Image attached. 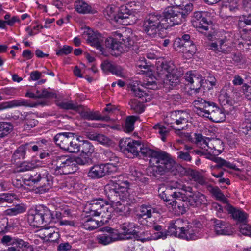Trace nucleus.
Instances as JSON below:
<instances>
[{
    "instance_id": "1",
    "label": "nucleus",
    "mask_w": 251,
    "mask_h": 251,
    "mask_svg": "<svg viewBox=\"0 0 251 251\" xmlns=\"http://www.w3.org/2000/svg\"><path fill=\"white\" fill-rule=\"evenodd\" d=\"M119 146L121 151L127 155L131 154L134 157L150 158L151 166L147 169V173L151 176L158 177L173 172L176 168V162L169 154L145 147L139 141L130 138L122 139Z\"/></svg>"
},
{
    "instance_id": "2",
    "label": "nucleus",
    "mask_w": 251,
    "mask_h": 251,
    "mask_svg": "<svg viewBox=\"0 0 251 251\" xmlns=\"http://www.w3.org/2000/svg\"><path fill=\"white\" fill-rule=\"evenodd\" d=\"M179 7L168 6L163 11V16L156 12L149 14L144 19L143 30L151 37L159 36L162 29L180 24L182 22Z\"/></svg>"
},
{
    "instance_id": "3",
    "label": "nucleus",
    "mask_w": 251,
    "mask_h": 251,
    "mask_svg": "<svg viewBox=\"0 0 251 251\" xmlns=\"http://www.w3.org/2000/svg\"><path fill=\"white\" fill-rule=\"evenodd\" d=\"M123 176L114 177L105 186V192L108 200L115 206H121L120 201L130 204L136 201V196L129 188V183L123 180Z\"/></svg>"
},
{
    "instance_id": "4",
    "label": "nucleus",
    "mask_w": 251,
    "mask_h": 251,
    "mask_svg": "<svg viewBox=\"0 0 251 251\" xmlns=\"http://www.w3.org/2000/svg\"><path fill=\"white\" fill-rule=\"evenodd\" d=\"M40 181H47L43 187L44 190H49L52 186L53 180L52 176L48 171L43 169L32 170L29 174H24L22 180L17 178V193H21L23 189H25L26 186H31L38 184Z\"/></svg>"
},
{
    "instance_id": "5",
    "label": "nucleus",
    "mask_w": 251,
    "mask_h": 251,
    "mask_svg": "<svg viewBox=\"0 0 251 251\" xmlns=\"http://www.w3.org/2000/svg\"><path fill=\"white\" fill-rule=\"evenodd\" d=\"M48 167L55 175L72 174L77 169V166H75V159L64 155L54 156L48 164Z\"/></svg>"
},
{
    "instance_id": "6",
    "label": "nucleus",
    "mask_w": 251,
    "mask_h": 251,
    "mask_svg": "<svg viewBox=\"0 0 251 251\" xmlns=\"http://www.w3.org/2000/svg\"><path fill=\"white\" fill-rule=\"evenodd\" d=\"M168 229L171 235L188 241L199 238L198 231L190 227L188 222L181 219L171 222Z\"/></svg>"
},
{
    "instance_id": "7",
    "label": "nucleus",
    "mask_w": 251,
    "mask_h": 251,
    "mask_svg": "<svg viewBox=\"0 0 251 251\" xmlns=\"http://www.w3.org/2000/svg\"><path fill=\"white\" fill-rule=\"evenodd\" d=\"M113 208L101 198L94 199L88 202L85 207V211L91 216H100L103 222H107L112 217Z\"/></svg>"
},
{
    "instance_id": "8",
    "label": "nucleus",
    "mask_w": 251,
    "mask_h": 251,
    "mask_svg": "<svg viewBox=\"0 0 251 251\" xmlns=\"http://www.w3.org/2000/svg\"><path fill=\"white\" fill-rule=\"evenodd\" d=\"M56 145L60 149L70 153H76L79 141L72 132H62L57 134L53 138Z\"/></svg>"
},
{
    "instance_id": "9",
    "label": "nucleus",
    "mask_w": 251,
    "mask_h": 251,
    "mask_svg": "<svg viewBox=\"0 0 251 251\" xmlns=\"http://www.w3.org/2000/svg\"><path fill=\"white\" fill-rule=\"evenodd\" d=\"M100 230L103 233L97 236V240L99 244L105 246L120 240V232L118 229L105 226L100 228Z\"/></svg>"
},
{
    "instance_id": "10",
    "label": "nucleus",
    "mask_w": 251,
    "mask_h": 251,
    "mask_svg": "<svg viewBox=\"0 0 251 251\" xmlns=\"http://www.w3.org/2000/svg\"><path fill=\"white\" fill-rule=\"evenodd\" d=\"M194 27L197 28L198 30L207 37L209 39L213 35V29L206 19L202 17L201 12H196L194 13V19L192 21Z\"/></svg>"
},
{
    "instance_id": "11",
    "label": "nucleus",
    "mask_w": 251,
    "mask_h": 251,
    "mask_svg": "<svg viewBox=\"0 0 251 251\" xmlns=\"http://www.w3.org/2000/svg\"><path fill=\"white\" fill-rule=\"evenodd\" d=\"M194 111L201 117L209 118L210 114L215 111V108H217L215 104L212 102L206 101L202 98H198L194 101Z\"/></svg>"
},
{
    "instance_id": "12",
    "label": "nucleus",
    "mask_w": 251,
    "mask_h": 251,
    "mask_svg": "<svg viewBox=\"0 0 251 251\" xmlns=\"http://www.w3.org/2000/svg\"><path fill=\"white\" fill-rule=\"evenodd\" d=\"M113 36L119 37L120 43L122 44L125 52L131 50H135L137 47L135 46L134 36L129 31H125L123 33L118 31L114 33Z\"/></svg>"
},
{
    "instance_id": "13",
    "label": "nucleus",
    "mask_w": 251,
    "mask_h": 251,
    "mask_svg": "<svg viewBox=\"0 0 251 251\" xmlns=\"http://www.w3.org/2000/svg\"><path fill=\"white\" fill-rule=\"evenodd\" d=\"M109 164H97L91 167L88 173V176L92 179H99L109 172Z\"/></svg>"
},
{
    "instance_id": "14",
    "label": "nucleus",
    "mask_w": 251,
    "mask_h": 251,
    "mask_svg": "<svg viewBox=\"0 0 251 251\" xmlns=\"http://www.w3.org/2000/svg\"><path fill=\"white\" fill-rule=\"evenodd\" d=\"M184 77L188 83V84L190 85V88L195 90L196 92H198V90L202 86L203 79L201 75L189 72L186 73Z\"/></svg>"
},
{
    "instance_id": "15",
    "label": "nucleus",
    "mask_w": 251,
    "mask_h": 251,
    "mask_svg": "<svg viewBox=\"0 0 251 251\" xmlns=\"http://www.w3.org/2000/svg\"><path fill=\"white\" fill-rule=\"evenodd\" d=\"M117 23L123 25H130V19L133 17L131 11L126 5H122L119 9L117 8Z\"/></svg>"
},
{
    "instance_id": "16",
    "label": "nucleus",
    "mask_w": 251,
    "mask_h": 251,
    "mask_svg": "<svg viewBox=\"0 0 251 251\" xmlns=\"http://www.w3.org/2000/svg\"><path fill=\"white\" fill-rule=\"evenodd\" d=\"M182 200L194 207L199 206L206 201L205 196L199 192L193 193L188 196L185 194L182 196Z\"/></svg>"
},
{
    "instance_id": "17",
    "label": "nucleus",
    "mask_w": 251,
    "mask_h": 251,
    "mask_svg": "<svg viewBox=\"0 0 251 251\" xmlns=\"http://www.w3.org/2000/svg\"><path fill=\"white\" fill-rule=\"evenodd\" d=\"M211 221L213 222L214 231L217 235H230L232 232L228 223L216 219H212Z\"/></svg>"
},
{
    "instance_id": "18",
    "label": "nucleus",
    "mask_w": 251,
    "mask_h": 251,
    "mask_svg": "<svg viewBox=\"0 0 251 251\" xmlns=\"http://www.w3.org/2000/svg\"><path fill=\"white\" fill-rule=\"evenodd\" d=\"M188 122V115L186 112L182 111H177V116L176 121V127L175 133L179 135L181 131L187 128Z\"/></svg>"
},
{
    "instance_id": "19",
    "label": "nucleus",
    "mask_w": 251,
    "mask_h": 251,
    "mask_svg": "<svg viewBox=\"0 0 251 251\" xmlns=\"http://www.w3.org/2000/svg\"><path fill=\"white\" fill-rule=\"evenodd\" d=\"M225 209L229 214H231L234 219L236 220L239 222L242 223L247 222L248 214L245 212L235 208L229 203L226 205Z\"/></svg>"
},
{
    "instance_id": "20",
    "label": "nucleus",
    "mask_w": 251,
    "mask_h": 251,
    "mask_svg": "<svg viewBox=\"0 0 251 251\" xmlns=\"http://www.w3.org/2000/svg\"><path fill=\"white\" fill-rule=\"evenodd\" d=\"M204 155L205 156L206 158L212 160L217 164L215 166V168H220L224 166L236 171L239 170V169L238 168L236 165L220 157H216L215 155H213L210 153H206L205 152Z\"/></svg>"
},
{
    "instance_id": "21",
    "label": "nucleus",
    "mask_w": 251,
    "mask_h": 251,
    "mask_svg": "<svg viewBox=\"0 0 251 251\" xmlns=\"http://www.w3.org/2000/svg\"><path fill=\"white\" fill-rule=\"evenodd\" d=\"M136 224L134 223L127 222L120 225V228L122 231L120 233V240L126 239V235H133L137 234V231L134 229Z\"/></svg>"
},
{
    "instance_id": "22",
    "label": "nucleus",
    "mask_w": 251,
    "mask_h": 251,
    "mask_svg": "<svg viewBox=\"0 0 251 251\" xmlns=\"http://www.w3.org/2000/svg\"><path fill=\"white\" fill-rule=\"evenodd\" d=\"M176 51L182 52L190 55H193L197 50L196 46L193 41L183 43L178 47L173 48Z\"/></svg>"
},
{
    "instance_id": "23",
    "label": "nucleus",
    "mask_w": 251,
    "mask_h": 251,
    "mask_svg": "<svg viewBox=\"0 0 251 251\" xmlns=\"http://www.w3.org/2000/svg\"><path fill=\"white\" fill-rule=\"evenodd\" d=\"M78 148L76 153L80 152L82 155L87 156L88 158L94 152V147L92 144L88 141H83L82 143H78Z\"/></svg>"
},
{
    "instance_id": "24",
    "label": "nucleus",
    "mask_w": 251,
    "mask_h": 251,
    "mask_svg": "<svg viewBox=\"0 0 251 251\" xmlns=\"http://www.w3.org/2000/svg\"><path fill=\"white\" fill-rule=\"evenodd\" d=\"M102 223H104L103 220L99 221L91 217H87L82 220L81 226L86 230H93L100 226Z\"/></svg>"
},
{
    "instance_id": "25",
    "label": "nucleus",
    "mask_w": 251,
    "mask_h": 251,
    "mask_svg": "<svg viewBox=\"0 0 251 251\" xmlns=\"http://www.w3.org/2000/svg\"><path fill=\"white\" fill-rule=\"evenodd\" d=\"M44 226L53 222L56 223L53 212L45 206H40Z\"/></svg>"
},
{
    "instance_id": "26",
    "label": "nucleus",
    "mask_w": 251,
    "mask_h": 251,
    "mask_svg": "<svg viewBox=\"0 0 251 251\" xmlns=\"http://www.w3.org/2000/svg\"><path fill=\"white\" fill-rule=\"evenodd\" d=\"M40 206L34 211V213L28 215V220L34 226H44Z\"/></svg>"
},
{
    "instance_id": "27",
    "label": "nucleus",
    "mask_w": 251,
    "mask_h": 251,
    "mask_svg": "<svg viewBox=\"0 0 251 251\" xmlns=\"http://www.w3.org/2000/svg\"><path fill=\"white\" fill-rule=\"evenodd\" d=\"M81 117L89 120H102L108 121L109 117L101 116L98 111H82L80 113Z\"/></svg>"
},
{
    "instance_id": "28",
    "label": "nucleus",
    "mask_w": 251,
    "mask_h": 251,
    "mask_svg": "<svg viewBox=\"0 0 251 251\" xmlns=\"http://www.w3.org/2000/svg\"><path fill=\"white\" fill-rule=\"evenodd\" d=\"M113 38H112L110 40L107 41L108 43L107 44V47L112 50L114 51L115 55H118L125 52L122 44L120 43L121 41L119 40V37H116L114 36Z\"/></svg>"
},
{
    "instance_id": "29",
    "label": "nucleus",
    "mask_w": 251,
    "mask_h": 251,
    "mask_svg": "<svg viewBox=\"0 0 251 251\" xmlns=\"http://www.w3.org/2000/svg\"><path fill=\"white\" fill-rule=\"evenodd\" d=\"M164 194L166 195L165 201L170 202L169 204L173 203L174 201H176V199L182 198L183 195H185L182 192H178L176 191H173V189L167 188L164 191Z\"/></svg>"
},
{
    "instance_id": "30",
    "label": "nucleus",
    "mask_w": 251,
    "mask_h": 251,
    "mask_svg": "<svg viewBox=\"0 0 251 251\" xmlns=\"http://www.w3.org/2000/svg\"><path fill=\"white\" fill-rule=\"evenodd\" d=\"M87 41L91 46L95 47L98 50L101 51L102 47L101 43L102 40L100 38V34L94 33L93 31L89 32L87 33Z\"/></svg>"
},
{
    "instance_id": "31",
    "label": "nucleus",
    "mask_w": 251,
    "mask_h": 251,
    "mask_svg": "<svg viewBox=\"0 0 251 251\" xmlns=\"http://www.w3.org/2000/svg\"><path fill=\"white\" fill-rule=\"evenodd\" d=\"M104 17L110 22L117 23V8L114 5H109L103 10Z\"/></svg>"
},
{
    "instance_id": "32",
    "label": "nucleus",
    "mask_w": 251,
    "mask_h": 251,
    "mask_svg": "<svg viewBox=\"0 0 251 251\" xmlns=\"http://www.w3.org/2000/svg\"><path fill=\"white\" fill-rule=\"evenodd\" d=\"M156 213H157V210L155 208L150 205H142L141 206L139 212L137 215L139 218L147 219L151 218L153 214Z\"/></svg>"
},
{
    "instance_id": "33",
    "label": "nucleus",
    "mask_w": 251,
    "mask_h": 251,
    "mask_svg": "<svg viewBox=\"0 0 251 251\" xmlns=\"http://www.w3.org/2000/svg\"><path fill=\"white\" fill-rule=\"evenodd\" d=\"M176 67L174 63L172 62H163L157 67L158 73L160 75H165L169 74L175 70Z\"/></svg>"
},
{
    "instance_id": "34",
    "label": "nucleus",
    "mask_w": 251,
    "mask_h": 251,
    "mask_svg": "<svg viewBox=\"0 0 251 251\" xmlns=\"http://www.w3.org/2000/svg\"><path fill=\"white\" fill-rule=\"evenodd\" d=\"M153 128L159 134L161 140L164 142L166 141V137L168 136L170 131L172 129L168 126H165L164 125L159 123L155 125Z\"/></svg>"
},
{
    "instance_id": "35",
    "label": "nucleus",
    "mask_w": 251,
    "mask_h": 251,
    "mask_svg": "<svg viewBox=\"0 0 251 251\" xmlns=\"http://www.w3.org/2000/svg\"><path fill=\"white\" fill-rule=\"evenodd\" d=\"M208 189L216 200L223 202L224 203H228V200L225 197L221 190L218 187H213L209 185Z\"/></svg>"
},
{
    "instance_id": "36",
    "label": "nucleus",
    "mask_w": 251,
    "mask_h": 251,
    "mask_svg": "<svg viewBox=\"0 0 251 251\" xmlns=\"http://www.w3.org/2000/svg\"><path fill=\"white\" fill-rule=\"evenodd\" d=\"M102 158L105 161H108L106 164L115 165L119 161V159L116 155L109 150L104 151Z\"/></svg>"
},
{
    "instance_id": "37",
    "label": "nucleus",
    "mask_w": 251,
    "mask_h": 251,
    "mask_svg": "<svg viewBox=\"0 0 251 251\" xmlns=\"http://www.w3.org/2000/svg\"><path fill=\"white\" fill-rule=\"evenodd\" d=\"M75 6L76 11L79 13L86 14L92 13L91 7L83 0L75 1Z\"/></svg>"
},
{
    "instance_id": "38",
    "label": "nucleus",
    "mask_w": 251,
    "mask_h": 251,
    "mask_svg": "<svg viewBox=\"0 0 251 251\" xmlns=\"http://www.w3.org/2000/svg\"><path fill=\"white\" fill-rule=\"evenodd\" d=\"M188 174L192 180L199 184L203 185L206 183L205 178L200 172L190 169L188 171Z\"/></svg>"
},
{
    "instance_id": "39",
    "label": "nucleus",
    "mask_w": 251,
    "mask_h": 251,
    "mask_svg": "<svg viewBox=\"0 0 251 251\" xmlns=\"http://www.w3.org/2000/svg\"><path fill=\"white\" fill-rule=\"evenodd\" d=\"M181 75L180 72L178 71L177 69H176L173 71L169 74H166V77L172 86L176 85L179 83V77Z\"/></svg>"
},
{
    "instance_id": "40",
    "label": "nucleus",
    "mask_w": 251,
    "mask_h": 251,
    "mask_svg": "<svg viewBox=\"0 0 251 251\" xmlns=\"http://www.w3.org/2000/svg\"><path fill=\"white\" fill-rule=\"evenodd\" d=\"M17 251H34L33 247L23 239L17 237Z\"/></svg>"
},
{
    "instance_id": "41",
    "label": "nucleus",
    "mask_w": 251,
    "mask_h": 251,
    "mask_svg": "<svg viewBox=\"0 0 251 251\" xmlns=\"http://www.w3.org/2000/svg\"><path fill=\"white\" fill-rule=\"evenodd\" d=\"M32 165L30 163L24 162L22 163L20 166H17V178L22 179L23 175L22 173L31 171L32 169Z\"/></svg>"
},
{
    "instance_id": "42",
    "label": "nucleus",
    "mask_w": 251,
    "mask_h": 251,
    "mask_svg": "<svg viewBox=\"0 0 251 251\" xmlns=\"http://www.w3.org/2000/svg\"><path fill=\"white\" fill-rule=\"evenodd\" d=\"M138 117L129 116L127 117L124 126V130L126 132H131L134 129V123L137 120Z\"/></svg>"
},
{
    "instance_id": "43",
    "label": "nucleus",
    "mask_w": 251,
    "mask_h": 251,
    "mask_svg": "<svg viewBox=\"0 0 251 251\" xmlns=\"http://www.w3.org/2000/svg\"><path fill=\"white\" fill-rule=\"evenodd\" d=\"M57 105L61 109L65 110H73L78 111L82 107L81 105H78L76 103H74L72 101H61L57 103Z\"/></svg>"
},
{
    "instance_id": "44",
    "label": "nucleus",
    "mask_w": 251,
    "mask_h": 251,
    "mask_svg": "<svg viewBox=\"0 0 251 251\" xmlns=\"http://www.w3.org/2000/svg\"><path fill=\"white\" fill-rule=\"evenodd\" d=\"M225 115L219 108H215V111L210 114L209 119L215 123H219L225 120Z\"/></svg>"
},
{
    "instance_id": "45",
    "label": "nucleus",
    "mask_w": 251,
    "mask_h": 251,
    "mask_svg": "<svg viewBox=\"0 0 251 251\" xmlns=\"http://www.w3.org/2000/svg\"><path fill=\"white\" fill-rule=\"evenodd\" d=\"M177 116V111H174L170 112L165 119V123L170 127L176 131V121Z\"/></svg>"
},
{
    "instance_id": "46",
    "label": "nucleus",
    "mask_w": 251,
    "mask_h": 251,
    "mask_svg": "<svg viewBox=\"0 0 251 251\" xmlns=\"http://www.w3.org/2000/svg\"><path fill=\"white\" fill-rule=\"evenodd\" d=\"M178 201H174L172 204L174 209L178 210L179 214H183L186 212L188 205L186 206L184 202L186 201H183L182 198H178Z\"/></svg>"
},
{
    "instance_id": "47",
    "label": "nucleus",
    "mask_w": 251,
    "mask_h": 251,
    "mask_svg": "<svg viewBox=\"0 0 251 251\" xmlns=\"http://www.w3.org/2000/svg\"><path fill=\"white\" fill-rule=\"evenodd\" d=\"M194 138L196 140V143L200 146H202L201 147L205 150H207L206 147H208L207 140L209 141L208 138L204 137L201 134L195 133L194 134Z\"/></svg>"
},
{
    "instance_id": "48",
    "label": "nucleus",
    "mask_w": 251,
    "mask_h": 251,
    "mask_svg": "<svg viewBox=\"0 0 251 251\" xmlns=\"http://www.w3.org/2000/svg\"><path fill=\"white\" fill-rule=\"evenodd\" d=\"M13 128V126L9 123L0 122V138H3L8 135Z\"/></svg>"
},
{
    "instance_id": "49",
    "label": "nucleus",
    "mask_w": 251,
    "mask_h": 251,
    "mask_svg": "<svg viewBox=\"0 0 251 251\" xmlns=\"http://www.w3.org/2000/svg\"><path fill=\"white\" fill-rule=\"evenodd\" d=\"M130 108L137 113H141L144 111V106L142 102L136 99L131 100L129 103Z\"/></svg>"
},
{
    "instance_id": "50",
    "label": "nucleus",
    "mask_w": 251,
    "mask_h": 251,
    "mask_svg": "<svg viewBox=\"0 0 251 251\" xmlns=\"http://www.w3.org/2000/svg\"><path fill=\"white\" fill-rule=\"evenodd\" d=\"M131 91L133 92L134 95L139 98H141L146 96L147 93L141 89L139 87V83L138 81H133L130 84Z\"/></svg>"
},
{
    "instance_id": "51",
    "label": "nucleus",
    "mask_w": 251,
    "mask_h": 251,
    "mask_svg": "<svg viewBox=\"0 0 251 251\" xmlns=\"http://www.w3.org/2000/svg\"><path fill=\"white\" fill-rule=\"evenodd\" d=\"M26 117L27 115L25 112H24L23 114L21 113L20 116H17V120L18 119H19L20 121H23L25 120V125L26 124L28 128H32L34 127L36 125L37 121L34 119H29L28 118H26Z\"/></svg>"
},
{
    "instance_id": "52",
    "label": "nucleus",
    "mask_w": 251,
    "mask_h": 251,
    "mask_svg": "<svg viewBox=\"0 0 251 251\" xmlns=\"http://www.w3.org/2000/svg\"><path fill=\"white\" fill-rule=\"evenodd\" d=\"M54 230H57V229L51 226L46 227L39 230V236L43 239L46 238L48 239L49 237H50Z\"/></svg>"
},
{
    "instance_id": "53",
    "label": "nucleus",
    "mask_w": 251,
    "mask_h": 251,
    "mask_svg": "<svg viewBox=\"0 0 251 251\" xmlns=\"http://www.w3.org/2000/svg\"><path fill=\"white\" fill-rule=\"evenodd\" d=\"M188 41H193L191 39V36L189 34H184L181 38H177L174 40L173 45V48L178 47L180 45H182L183 43L188 42Z\"/></svg>"
},
{
    "instance_id": "54",
    "label": "nucleus",
    "mask_w": 251,
    "mask_h": 251,
    "mask_svg": "<svg viewBox=\"0 0 251 251\" xmlns=\"http://www.w3.org/2000/svg\"><path fill=\"white\" fill-rule=\"evenodd\" d=\"M30 145V144L25 143L21 145L17 149V158L24 159L26 154L27 147Z\"/></svg>"
},
{
    "instance_id": "55",
    "label": "nucleus",
    "mask_w": 251,
    "mask_h": 251,
    "mask_svg": "<svg viewBox=\"0 0 251 251\" xmlns=\"http://www.w3.org/2000/svg\"><path fill=\"white\" fill-rule=\"evenodd\" d=\"M178 159L185 162H191L192 158L190 155L189 151H180L177 152Z\"/></svg>"
},
{
    "instance_id": "56",
    "label": "nucleus",
    "mask_w": 251,
    "mask_h": 251,
    "mask_svg": "<svg viewBox=\"0 0 251 251\" xmlns=\"http://www.w3.org/2000/svg\"><path fill=\"white\" fill-rule=\"evenodd\" d=\"M149 234L147 231L142 232L140 233H139V232L137 231V234H134V235L135 236V238L137 240L141 241L142 242H144L152 239L151 237L149 236Z\"/></svg>"
},
{
    "instance_id": "57",
    "label": "nucleus",
    "mask_w": 251,
    "mask_h": 251,
    "mask_svg": "<svg viewBox=\"0 0 251 251\" xmlns=\"http://www.w3.org/2000/svg\"><path fill=\"white\" fill-rule=\"evenodd\" d=\"M240 231L242 234L251 237V226L247 224L246 223L241 225Z\"/></svg>"
},
{
    "instance_id": "58",
    "label": "nucleus",
    "mask_w": 251,
    "mask_h": 251,
    "mask_svg": "<svg viewBox=\"0 0 251 251\" xmlns=\"http://www.w3.org/2000/svg\"><path fill=\"white\" fill-rule=\"evenodd\" d=\"M193 5L191 3H189L185 5L184 8H180V13L182 15V18L185 19L187 15L193 10Z\"/></svg>"
},
{
    "instance_id": "59",
    "label": "nucleus",
    "mask_w": 251,
    "mask_h": 251,
    "mask_svg": "<svg viewBox=\"0 0 251 251\" xmlns=\"http://www.w3.org/2000/svg\"><path fill=\"white\" fill-rule=\"evenodd\" d=\"M242 90L245 97L251 101V79L249 84H245L243 85Z\"/></svg>"
},
{
    "instance_id": "60",
    "label": "nucleus",
    "mask_w": 251,
    "mask_h": 251,
    "mask_svg": "<svg viewBox=\"0 0 251 251\" xmlns=\"http://www.w3.org/2000/svg\"><path fill=\"white\" fill-rule=\"evenodd\" d=\"M96 141L104 145L109 146L112 144V141L103 134H98V136L96 137Z\"/></svg>"
},
{
    "instance_id": "61",
    "label": "nucleus",
    "mask_w": 251,
    "mask_h": 251,
    "mask_svg": "<svg viewBox=\"0 0 251 251\" xmlns=\"http://www.w3.org/2000/svg\"><path fill=\"white\" fill-rule=\"evenodd\" d=\"M110 73L120 77H124V74L123 72L122 68L118 65H113Z\"/></svg>"
},
{
    "instance_id": "62",
    "label": "nucleus",
    "mask_w": 251,
    "mask_h": 251,
    "mask_svg": "<svg viewBox=\"0 0 251 251\" xmlns=\"http://www.w3.org/2000/svg\"><path fill=\"white\" fill-rule=\"evenodd\" d=\"M73 48L71 46H64L63 48L56 51V55H67L71 52Z\"/></svg>"
},
{
    "instance_id": "63",
    "label": "nucleus",
    "mask_w": 251,
    "mask_h": 251,
    "mask_svg": "<svg viewBox=\"0 0 251 251\" xmlns=\"http://www.w3.org/2000/svg\"><path fill=\"white\" fill-rule=\"evenodd\" d=\"M37 98H50L52 97V93L49 92L46 89H44L40 91L37 90L36 91Z\"/></svg>"
},
{
    "instance_id": "64",
    "label": "nucleus",
    "mask_w": 251,
    "mask_h": 251,
    "mask_svg": "<svg viewBox=\"0 0 251 251\" xmlns=\"http://www.w3.org/2000/svg\"><path fill=\"white\" fill-rule=\"evenodd\" d=\"M141 86L149 89L155 90L157 88V85L155 81L144 82L141 84Z\"/></svg>"
}]
</instances>
